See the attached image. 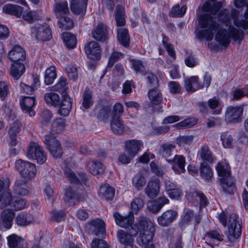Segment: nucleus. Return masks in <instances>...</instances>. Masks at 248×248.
<instances>
[{"label": "nucleus", "mask_w": 248, "mask_h": 248, "mask_svg": "<svg viewBox=\"0 0 248 248\" xmlns=\"http://www.w3.org/2000/svg\"><path fill=\"white\" fill-rule=\"evenodd\" d=\"M199 23L202 30L198 31L197 35L200 39L204 38L207 41L214 37V31L219 27V24L211 15L203 14L199 17Z\"/></svg>", "instance_id": "f257e3e1"}, {"label": "nucleus", "mask_w": 248, "mask_h": 248, "mask_svg": "<svg viewBox=\"0 0 248 248\" xmlns=\"http://www.w3.org/2000/svg\"><path fill=\"white\" fill-rule=\"evenodd\" d=\"M243 31L231 25L229 26L228 30L225 29L218 30L216 34L215 40L220 46L228 47L232 38L240 43L243 39Z\"/></svg>", "instance_id": "f03ea898"}, {"label": "nucleus", "mask_w": 248, "mask_h": 248, "mask_svg": "<svg viewBox=\"0 0 248 248\" xmlns=\"http://www.w3.org/2000/svg\"><path fill=\"white\" fill-rule=\"evenodd\" d=\"M216 170L220 177L219 180L223 191L229 194L233 193L235 188L229 164L225 161L219 162L216 166Z\"/></svg>", "instance_id": "7ed1b4c3"}, {"label": "nucleus", "mask_w": 248, "mask_h": 248, "mask_svg": "<svg viewBox=\"0 0 248 248\" xmlns=\"http://www.w3.org/2000/svg\"><path fill=\"white\" fill-rule=\"evenodd\" d=\"M15 167L22 177L21 178L30 181L36 176L37 170L33 163L19 159L16 162Z\"/></svg>", "instance_id": "20e7f679"}, {"label": "nucleus", "mask_w": 248, "mask_h": 248, "mask_svg": "<svg viewBox=\"0 0 248 248\" xmlns=\"http://www.w3.org/2000/svg\"><path fill=\"white\" fill-rule=\"evenodd\" d=\"M27 157L29 159L36 160L40 164L45 163L46 160V154L43 148L35 142L30 143L27 148Z\"/></svg>", "instance_id": "39448f33"}, {"label": "nucleus", "mask_w": 248, "mask_h": 248, "mask_svg": "<svg viewBox=\"0 0 248 248\" xmlns=\"http://www.w3.org/2000/svg\"><path fill=\"white\" fill-rule=\"evenodd\" d=\"M44 143L50 154L55 158L61 157L63 154L59 141L56 140L54 134L51 133L46 135Z\"/></svg>", "instance_id": "423d86ee"}, {"label": "nucleus", "mask_w": 248, "mask_h": 248, "mask_svg": "<svg viewBox=\"0 0 248 248\" xmlns=\"http://www.w3.org/2000/svg\"><path fill=\"white\" fill-rule=\"evenodd\" d=\"M10 180L8 178L0 179V208L8 205L12 198L9 189Z\"/></svg>", "instance_id": "0eeeda50"}, {"label": "nucleus", "mask_w": 248, "mask_h": 248, "mask_svg": "<svg viewBox=\"0 0 248 248\" xmlns=\"http://www.w3.org/2000/svg\"><path fill=\"white\" fill-rule=\"evenodd\" d=\"M241 225L237 219V217L235 214L230 215L228 220V233L229 238H238L241 234Z\"/></svg>", "instance_id": "6e6552de"}, {"label": "nucleus", "mask_w": 248, "mask_h": 248, "mask_svg": "<svg viewBox=\"0 0 248 248\" xmlns=\"http://www.w3.org/2000/svg\"><path fill=\"white\" fill-rule=\"evenodd\" d=\"M89 233L102 238L105 234L106 231L104 222L99 219H95L89 222L86 225Z\"/></svg>", "instance_id": "1a4fd4ad"}, {"label": "nucleus", "mask_w": 248, "mask_h": 248, "mask_svg": "<svg viewBox=\"0 0 248 248\" xmlns=\"http://www.w3.org/2000/svg\"><path fill=\"white\" fill-rule=\"evenodd\" d=\"M31 32L36 39L41 41H47L52 38L51 31L46 24L39 25L31 29Z\"/></svg>", "instance_id": "9d476101"}, {"label": "nucleus", "mask_w": 248, "mask_h": 248, "mask_svg": "<svg viewBox=\"0 0 248 248\" xmlns=\"http://www.w3.org/2000/svg\"><path fill=\"white\" fill-rule=\"evenodd\" d=\"M81 195L77 188L70 186L65 190L63 200L65 203L69 206H74L80 202Z\"/></svg>", "instance_id": "9b49d317"}, {"label": "nucleus", "mask_w": 248, "mask_h": 248, "mask_svg": "<svg viewBox=\"0 0 248 248\" xmlns=\"http://www.w3.org/2000/svg\"><path fill=\"white\" fill-rule=\"evenodd\" d=\"M167 162L171 165V169L176 174L186 172V159L182 155H175L172 159H167Z\"/></svg>", "instance_id": "f8f14e48"}, {"label": "nucleus", "mask_w": 248, "mask_h": 248, "mask_svg": "<svg viewBox=\"0 0 248 248\" xmlns=\"http://www.w3.org/2000/svg\"><path fill=\"white\" fill-rule=\"evenodd\" d=\"M92 37L97 41L104 42L108 39V27L104 23H99L92 31Z\"/></svg>", "instance_id": "ddd939ff"}, {"label": "nucleus", "mask_w": 248, "mask_h": 248, "mask_svg": "<svg viewBox=\"0 0 248 248\" xmlns=\"http://www.w3.org/2000/svg\"><path fill=\"white\" fill-rule=\"evenodd\" d=\"M243 109L240 107L230 106L225 113V120L228 123H236L241 121Z\"/></svg>", "instance_id": "4468645a"}, {"label": "nucleus", "mask_w": 248, "mask_h": 248, "mask_svg": "<svg viewBox=\"0 0 248 248\" xmlns=\"http://www.w3.org/2000/svg\"><path fill=\"white\" fill-rule=\"evenodd\" d=\"M85 50L89 58L93 60L100 59L101 50L98 43L94 41L89 42L85 46Z\"/></svg>", "instance_id": "2eb2a0df"}, {"label": "nucleus", "mask_w": 248, "mask_h": 248, "mask_svg": "<svg viewBox=\"0 0 248 248\" xmlns=\"http://www.w3.org/2000/svg\"><path fill=\"white\" fill-rule=\"evenodd\" d=\"M178 213L176 211L168 210L157 217V222L160 226L167 227L176 219Z\"/></svg>", "instance_id": "dca6fc26"}, {"label": "nucleus", "mask_w": 248, "mask_h": 248, "mask_svg": "<svg viewBox=\"0 0 248 248\" xmlns=\"http://www.w3.org/2000/svg\"><path fill=\"white\" fill-rule=\"evenodd\" d=\"M142 146L143 142L140 140H129L124 142L125 151L134 157L138 155Z\"/></svg>", "instance_id": "f3484780"}, {"label": "nucleus", "mask_w": 248, "mask_h": 248, "mask_svg": "<svg viewBox=\"0 0 248 248\" xmlns=\"http://www.w3.org/2000/svg\"><path fill=\"white\" fill-rule=\"evenodd\" d=\"M6 239L9 248H28L27 242L16 234L8 236Z\"/></svg>", "instance_id": "a211bd4d"}, {"label": "nucleus", "mask_w": 248, "mask_h": 248, "mask_svg": "<svg viewBox=\"0 0 248 248\" xmlns=\"http://www.w3.org/2000/svg\"><path fill=\"white\" fill-rule=\"evenodd\" d=\"M28 180L23 178L16 179L13 188L14 193L17 196H24L28 194Z\"/></svg>", "instance_id": "6ab92c4d"}, {"label": "nucleus", "mask_w": 248, "mask_h": 248, "mask_svg": "<svg viewBox=\"0 0 248 248\" xmlns=\"http://www.w3.org/2000/svg\"><path fill=\"white\" fill-rule=\"evenodd\" d=\"M35 104V97L34 96H24L20 101V105L22 110L28 112L31 117L35 115V112L32 108Z\"/></svg>", "instance_id": "aec40b11"}, {"label": "nucleus", "mask_w": 248, "mask_h": 248, "mask_svg": "<svg viewBox=\"0 0 248 248\" xmlns=\"http://www.w3.org/2000/svg\"><path fill=\"white\" fill-rule=\"evenodd\" d=\"M184 87L187 93H192L202 89L203 85L199 82V78L197 76H192L185 79Z\"/></svg>", "instance_id": "412c9836"}, {"label": "nucleus", "mask_w": 248, "mask_h": 248, "mask_svg": "<svg viewBox=\"0 0 248 248\" xmlns=\"http://www.w3.org/2000/svg\"><path fill=\"white\" fill-rule=\"evenodd\" d=\"M88 0H71L70 8L75 15H84L86 12Z\"/></svg>", "instance_id": "4be33fe9"}, {"label": "nucleus", "mask_w": 248, "mask_h": 248, "mask_svg": "<svg viewBox=\"0 0 248 248\" xmlns=\"http://www.w3.org/2000/svg\"><path fill=\"white\" fill-rule=\"evenodd\" d=\"M8 58L13 62H20L26 59L24 50L18 45H16L8 53Z\"/></svg>", "instance_id": "5701e85b"}, {"label": "nucleus", "mask_w": 248, "mask_h": 248, "mask_svg": "<svg viewBox=\"0 0 248 248\" xmlns=\"http://www.w3.org/2000/svg\"><path fill=\"white\" fill-rule=\"evenodd\" d=\"M189 201L193 202L194 201H199L201 208L206 206L209 203L208 200L204 194L199 191L189 192L186 195Z\"/></svg>", "instance_id": "b1692460"}, {"label": "nucleus", "mask_w": 248, "mask_h": 248, "mask_svg": "<svg viewBox=\"0 0 248 248\" xmlns=\"http://www.w3.org/2000/svg\"><path fill=\"white\" fill-rule=\"evenodd\" d=\"M15 216L14 212L11 210H4L0 215V223L4 228L10 229L13 225V219Z\"/></svg>", "instance_id": "393cba45"}, {"label": "nucleus", "mask_w": 248, "mask_h": 248, "mask_svg": "<svg viewBox=\"0 0 248 248\" xmlns=\"http://www.w3.org/2000/svg\"><path fill=\"white\" fill-rule=\"evenodd\" d=\"M113 217L116 223L120 227L125 228L129 226L134 221V216L131 213H129L128 215L124 216L121 215L118 213H115L113 214Z\"/></svg>", "instance_id": "a878e982"}, {"label": "nucleus", "mask_w": 248, "mask_h": 248, "mask_svg": "<svg viewBox=\"0 0 248 248\" xmlns=\"http://www.w3.org/2000/svg\"><path fill=\"white\" fill-rule=\"evenodd\" d=\"M25 67L21 62H13L11 65L10 75L15 79L18 80L25 73Z\"/></svg>", "instance_id": "bb28decb"}, {"label": "nucleus", "mask_w": 248, "mask_h": 248, "mask_svg": "<svg viewBox=\"0 0 248 248\" xmlns=\"http://www.w3.org/2000/svg\"><path fill=\"white\" fill-rule=\"evenodd\" d=\"M158 87H153L149 90L148 92L149 99L151 103L154 105H159L163 101L161 91Z\"/></svg>", "instance_id": "cd10ccee"}, {"label": "nucleus", "mask_w": 248, "mask_h": 248, "mask_svg": "<svg viewBox=\"0 0 248 248\" xmlns=\"http://www.w3.org/2000/svg\"><path fill=\"white\" fill-rule=\"evenodd\" d=\"M33 220L30 212H22L18 214L15 218V222L18 226H26L30 224Z\"/></svg>", "instance_id": "c85d7f7f"}, {"label": "nucleus", "mask_w": 248, "mask_h": 248, "mask_svg": "<svg viewBox=\"0 0 248 248\" xmlns=\"http://www.w3.org/2000/svg\"><path fill=\"white\" fill-rule=\"evenodd\" d=\"M62 102L60 101V107L58 112L63 116H67L72 108V101L69 95H64Z\"/></svg>", "instance_id": "c756f323"}, {"label": "nucleus", "mask_w": 248, "mask_h": 248, "mask_svg": "<svg viewBox=\"0 0 248 248\" xmlns=\"http://www.w3.org/2000/svg\"><path fill=\"white\" fill-rule=\"evenodd\" d=\"M159 184L157 180L150 181L145 189V192L148 197L153 199L157 196L159 191Z\"/></svg>", "instance_id": "7c9ffc66"}, {"label": "nucleus", "mask_w": 248, "mask_h": 248, "mask_svg": "<svg viewBox=\"0 0 248 248\" xmlns=\"http://www.w3.org/2000/svg\"><path fill=\"white\" fill-rule=\"evenodd\" d=\"M154 231L153 228H150L149 230L140 231V235L137 238L139 244L141 246H143L151 242L154 235Z\"/></svg>", "instance_id": "2f4dec72"}, {"label": "nucleus", "mask_w": 248, "mask_h": 248, "mask_svg": "<svg viewBox=\"0 0 248 248\" xmlns=\"http://www.w3.org/2000/svg\"><path fill=\"white\" fill-rule=\"evenodd\" d=\"M87 167L90 173L93 175L102 174L104 171L103 164L94 160H89L87 163Z\"/></svg>", "instance_id": "473e14b6"}, {"label": "nucleus", "mask_w": 248, "mask_h": 248, "mask_svg": "<svg viewBox=\"0 0 248 248\" xmlns=\"http://www.w3.org/2000/svg\"><path fill=\"white\" fill-rule=\"evenodd\" d=\"M199 154L200 157L203 162L213 163L216 160V157L214 156L212 152L206 145H203L201 146Z\"/></svg>", "instance_id": "72a5a7b5"}, {"label": "nucleus", "mask_w": 248, "mask_h": 248, "mask_svg": "<svg viewBox=\"0 0 248 248\" xmlns=\"http://www.w3.org/2000/svg\"><path fill=\"white\" fill-rule=\"evenodd\" d=\"M117 39L119 42L124 46L127 47L129 46L130 37L127 29L120 28L117 29Z\"/></svg>", "instance_id": "f704fd0d"}, {"label": "nucleus", "mask_w": 248, "mask_h": 248, "mask_svg": "<svg viewBox=\"0 0 248 248\" xmlns=\"http://www.w3.org/2000/svg\"><path fill=\"white\" fill-rule=\"evenodd\" d=\"M207 103L208 106L212 110L213 114L218 115L221 112L223 105L217 97L214 96L209 99L208 100Z\"/></svg>", "instance_id": "c9c22d12"}, {"label": "nucleus", "mask_w": 248, "mask_h": 248, "mask_svg": "<svg viewBox=\"0 0 248 248\" xmlns=\"http://www.w3.org/2000/svg\"><path fill=\"white\" fill-rule=\"evenodd\" d=\"M222 6V2H216L211 4L209 2H205L202 7V10L204 12H208L212 15H216L219 9Z\"/></svg>", "instance_id": "e433bc0d"}, {"label": "nucleus", "mask_w": 248, "mask_h": 248, "mask_svg": "<svg viewBox=\"0 0 248 248\" xmlns=\"http://www.w3.org/2000/svg\"><path fill=\"white\" fill-rule=\"evenodd\" d=\"M115 189L107 184L101 186L99 188V195L106 200H112L114 196Z\"/></svg>", "instance_id": "4c0bfd02"}, {"label": "nucleus", "mask_w": 248, "mask_h": 248, "mask_svg": "<svg viewBox=\"0 0 248 248\" xmlns=\"http://www.w3.org/2000/svg\"><path fill=\"white\" fill-rule=\"evenodd\" d=\"M111 129L115 134L121 135L125 131V127L120 118H112L110 123Z\"/></svg>", "instance_id": "58836bf2"}, {"label": "nucleus", "mask_w": 248, "mask_h": 248, "mask_svg": "<svg viewBox=\"0 0 248 248\" xmlns=\"http://www.w3.org/2000/svg\"><path fill=\"white\" fill-rule=\"evenodd\" d=\"M3 11L8 14L14 15L17 17H20L23 13V8L21 6L8 4L3 7Z\"/></svg>", "instance_id": "ea45409f"}, {"label": "nucleus", "mask_w": 248, "mask_h": 248, "mask_svg": "<svg viewBox=\"0 0 248 248\" xmlns=\"http://www.w3.org/2000/svg\"><path fill=\"white\" fill-rule=\"evenodd\" d=\"M114 14L117 26H124L126 22L124 8L121 5L117 6Z\"/></svg>", "instance_id": "a19ab883"}, {"label": "nucleus", "mask_w": 248, "mask_h": 248, "mask_svg": "<svg viewBox=\"0 0 248 248\" xmlns=\"http://www.w3.org/2000/svg\"><path fill=\"white\" fill-rule=\"evenodd\" d=\"M199 171L201 177L206 181H209L213 177L212 169L206 162L201 163Z\"/></svg>", "instance_id": "79ce46f5"}, {"label": "nucleus", "mask_w": 248, "mask_h": 248, "mask_svg": "<svg viewBox=\"0 0 248 248\" xmlns=\"http://www.w3.org/2000/svg\"><path fill=\"white\" fill-rule=\"evenodd\" d=\"M92 92L86 88L82 94V106L85 109H88L93 104Z\"/></svg>", "instance_id": "37998d69"}, {"label": "nucleus", "mask_w": 248, "mask_h": 248, "mask_svg": "<svg viewBox=\"0 0 248 248\" xmlns=\"http://www.w3.org/2000/svg\"><path fill=\"white\" fill-rule=\"evenodd\" d=\"M62 38L65 45L69 49H73L76 46L77 38L74 35L69 32H63L62 34Z\"/></svg>", "instance_id": "c03bdc74"}, {"label": "nucleus", "mask_w": 248, "mask_h": 248, "mask_svg": "<svg viewBox=\"0 0 248 248\" xmlns=\"http://www.w3.org/2000/svg\"><path fill=\"white\" fill-rule=\"evenodd\" d=\"M67 90L68 87L66 79L64 78H61L60 79L57 84L51 87V90L61 93L62 97L65 95H68L67 93Z\"/></svg>", "instance_id": "a18cd8bd"}, {"label": "nucleus", "mask_w": 248, "mask_h": 248, "mask_svg": "<svg viewBox=\"0 0 248 248\" xmlns=\"http://www.w3.org/2000/svg\"><path fill=\"white\" fill-rule=\"evenodd\" d=\"M175 148V144L168 142L163 143L160 146V152L162 156L167 160L168 158L171 155L172 152Z\"/></svg>", "instance_id": "49530a36"}, {"label": "nucleus", "mask_w": 248, "mask_h": 248, "mask_svg": "<svg viewBox=\"0 0 248 248\" xmlns=\"http://www.w3.org/2000/svg\"><path fill=\"white\" fill-rule=\"evenodd\" d=\"M44 98L46 103L48 105L57 106L60 104V97L56 93H47L45 94Z\"/></svg>", "instance_id": "de8ad7c7"}, {"label": "nucleus", "mask_w": 248, "mask_h": 248, "mask_svg": "<svg viewBox=\"0 0 248 248\" xmlns=\"http://www.w3.org/2000/svg\"><path fill=\"white\" fill-rule=\"evenodd\" d=\"M54 11L57 17L65 15L69 12L67 2L62 1L56 3Z\"/></svg>", "instance_id": "09e8293b"}, {"label": "nucleus", "mask_w": 248, "mask_h": 248, "mask_svg": "<svg viewBox=\"0 0 248 248\" xmlns=\"http://www.w3.org/2000/svg\"><path fill=\"white\" fill-rule=\"evenodd\" d=\"M117 237L121 244L126 246H132L134 239L129 234H127L124 231L119 230L117 232Z\"/></svg>", "instance_id": "8fccbe9b"}, {"label": "nucleus", "mask_w": 248, "mask_h": 248, "mask_svg": "<svg viewBox=\"0 0 248 248\" xmlns=\"http://www.w3.org/2000/svg\"><path fill=\"white\" fill-rule=\"evenodd\" d=\"M205 238L209 242H206L209 245L213 247L211 244V241L213 240H217V241H222L223 240V235L221 234L217 230H212L207 232L205 234Z\"/></svg>", "instance_id": "3c124183"}, {"label": "nucleus", "mask_w": 248, "mask_h": 248, "mask_svg": "<svg viewBox=\"0 0 248 248\" xmlns=\"http://www.w3.org/2000/svg\"><path fill=\"white\" fill-rule=\"evenodd\" d=\"M66 121L63 118L56 119L52 124V131L57 133H61L65 129Z\"/></svg>", "instance_id": "603ef678"}, {"label": "nucleus", "mask_w": 248, "mask_h": 248, "mask_svg": "<svg viewBox=\"0 0 248 248\" xmlns=\"http://www.w3.org/2000/svg\"><path fill=\"white\" fill-rule=\"evenodd\" d=\"M58 18H59L58 21V26L62 30H69L71 29L73 26L72 20L69 17L64 16H62Z\"/></svg>", "instance_id": "864d4df0"}, {"label": "nucleus", "mask_w": 248, "mask_h": 248, "mask_svg": "<svg viewBox=\"0 0 248 248\" xmlns=\"http://www.w3.org/2000/svg\"><path fill=\"white\" fill-rule=\"evenodd\" d=\"M57 74L54 67L48 68L45 72V83L46 85L52 84L56 78Z\"/></svg>", "instance_id": "5fc2aeb1"}, {"label": "nucleus", "mask_w": 248, "mask_h": 248, "mask_svg": "<svg viewBox=\"0 0 248 248\" xmlns=\"http://www.w3.org/2000/svg\"><path fill=\"white\" fill-rule=\"evenodd\" d=\"M197 122L193 118H189L177 123L175 127L178 129H184L191 127L196 124Z\"/></svg>", "instance_id": "6e6d98bb"}, {"label": "nucleus", "mask_w": 248, "mask_h": 248, "mask_svg": "<svg viewBox=\"0 0 248 248\" xmlns=\"http://www.w3.org/2000/svg\"><path fill=\"white\" fill-rule=\"evenodd\" d=\"M145 183V178L141 174H137L132 179V184L138 190H141Z\"/></svg>", "instance_id": "4d7b16f0"}, {"label": "nucleus", "mask_w": 248, "mask_h": 248, "mask_svg": "<svg viewBox=\"0 0 248 248\" xmlns=\"http://www.w3.org/2000/svg\"><path fill=\"white\" fill-rule=\"evenodd\" d=\"M220 139L224 147L231 148L232 146L233 138L228 132H224L221 134Z\"/></svg>", "instance_id": "13d9d810"}, {"label": "nucleus", "mask_w": 248, "mask_h": 248, "mask_svg": "<svg viewBox=\"0 0 248 248\" xmlns=\"http://www.w3.org/2000/svg\"><path fill=\"white\" fill-rule=\"evenodd\" d=\"M132 67L136 73L143 75L145 72V65L141 60L135 59L132 61Z\"/></svg>", "instance_id": "bf43d9fd"}, {"label": "nucleus", "mask_w": 248, "mask_h": 248, "mask_svg": "<svg viewBox=\"0 0 248 248\" xmlns=\"http://www.w3.org/2000/svg\"><path fill=\"white\" fill-rule=\"evenodd\" d=\"M186 6L183 5L181 8L179 5L174 6L170 13V16L172 17H182L186 13Z\"/></svg>", "instance_id": "052dcab7"}, {"label": "nucleus", "mask_w": 248, "mask_h": 248, "mask_svg": "<svg viewBox=\"0 0 248 248\" xmlns=\"http://www.w3.org/2000/svg\"><path fill=\"white\" fill-rule=\"evenodd\" d=\"M233 100H240L244 96L248 97V86L242 89H236L232 92Z\"/></svg>", "instance_id": "680f3d73"}, {"label": "nucleus", "mask_w": 248, "mask_h": 248, "mask_svg": "<svg viewBox=\"0 0 248 248\" xmlns=\"http://www.w3.org/2000/svg\"><path fill=\"white\" fill-rule=\"evenodd\" d=\"M143 75L147 80L150 87H156L159 86V80L157 77L152 73L146 72Z\"/></svg>", "instance_id": "e2e57ef3"}, {"label": "nucleus", "mask_w": 248, "mask_h": 248, "mask_svg": "<svg viewBox=\"0 0 248 248\" xmlns=\"http://www.w3.org/2000/svg\"><path fill=\"white\" fill-rule=\"evenodd\" d=\"M143 200L140 198H135L131 202V207L132 214H137L138 211L142 209L144 206Z\"/></svg>", "instance_id": "0e129e2a"}, {"label": "nucleus", "mask_w": 248, "mask_h": 248, "mask_svg": "<svg viewBox=\"0 0 248 248\" xmlns=\"http://www.w3.org/2000/svg\"><path fill=\"white\" fill-rule=\"evenodd\" d=\"M194 137L192 135L180 136L176 140V143L180 146L184 144H190L193 141Z\"/></svg>", "instance_id": "69168bd1"}, {"label": "nucleus", "mask_w": 248, "mask_h": 248, "mask_svg": "<svg viewBox=\"0 0 248 248\" xmlns=\"http://www.w3.org/2000/svg\"><path fill=\"white\" fill-rule=\"evenodd\" d=\"M184 215L182 219V223L184 225H188L190 223L194 217V212L193 210L186 208L184 209Z\"/></svg>", "instance_id": "338daca9"}, {"label": "nucleus", "mask_w": 248, "mask_h": 248, "mask_svg": "<svg viewBox=\"0 0 248 248\" xmlns=\"http://www.w3.org/2000/svg\"><path fill=\"white\" fill-rule=\"evenodd\" d=\"M169 202V200L165 197L159 198L156 202L153 204V207L155 208V209H153V212L155 213H157L160 210L162 207L165 204L168 203Z\"/></svg>", "instance_id": "774afa93"}]
</instances>
